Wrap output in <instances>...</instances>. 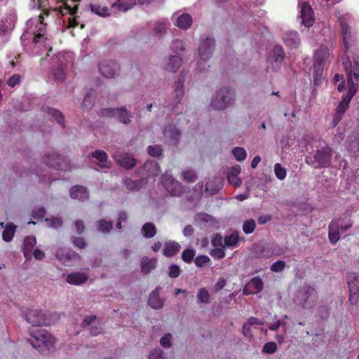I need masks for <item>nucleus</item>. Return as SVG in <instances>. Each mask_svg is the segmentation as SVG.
Returning a JSON list of instances; mask_svg holds the SVG:
<instances>
[{
  "label": "nucleus",
  "mask_w": 359,
  "mask_h": 359,
  "mask_svg": "<svg viewBox=\"0 0 359 359\" xmlns=\"http://www.w3.org/2000/svg\"><path fill=\"white\" fill-rule=\"evenodd\" d=\"M32 339H29L32 346L39 351L50 350L55 344V339L46 330L37 328L31 331Z\"/></svg>",
  "instance_id": "f257e3e1"
},
{
  "label": "nucleus",
  "mask_w": 359,
  "mask_h": 359,
  "mask_svg": "<svg viewBox=\"0 0 359 359\" xmlns=\"http://www.w3.org/2000/svg\"><path fill=\"white\" fill-rule=\"evenodd\" d=\"M234 98L235 92L233 89L222 88L217 91L211 102V107L214 109L223 110L233 102Z\"/></svg>",
  "instance_id": "f03ea898"
},
{
  "label": "nucleus",
  "mask_w": 359,
  "mask_h": 359,
  "mask_svg": "<svg viewBox=\"0 0 359 359\" xmlns=\"http://www.w3.org/2000/svg\"><path fill=\"white\" fill-rule=\"evenodd\" d=\"M342 64L346 73L348 88L353 87L356 93L358 86L354 81L359 82V62L354 61L353 65L348 54H345L342 57Z\"/></svg>",
  "instance_id": "7ed1b4c3"
},
{
  "label": "nucleus",
  "mask_w": 359,
  "mask_h": 359,
  "mask_svg": "<svg viewBox=\"0 0 359 359\" xmlns=\"http://www.w3.org/2000/svg\"><path fill=\"white\" fill-rule=\"evenodd\" d=\"M43 162L49 168L63 171L71 170V164L67 157L55 152L46 154L43 156Z\"/></svg>",
  "instance_id": "20e7f679"
},
{
  "label": "nucleus",
  "mask_w": 359,
  "mask_h": 359,
  "mask_svg": "<svg viewBox=\"0 0 359 359\" xmlns=\"http://www.w3.org/2000/svg\"><path fill=\"white\" fill-rule=\"evenodd\" d=\"M100 115L107 118H114L118 121L128 125L131 122L132 114L125 107L121 108H105L102 109Z\"/></svg>",
  "instance_id": "39448f33"
},
{
  "label": "nucleus",
  "mask_w": 359,
  "mask_h": 359,
  "mask_svg": "<svg viewBox=\"0 0 359 359\" xmlns=\"http://www.w3.org/2000/svg\"><path fill=\"white\" fill-rule=\"evenodd\" d=\"M301 297L298 300V304L302 308H311L317 301L318 295L316 290L309 285L304 287L303 290L299 291Z\"/></svg>",
  "instance_id": "423d86ee"
},
{
  "label": "nucleus",
  "mask_w": 359,
  "mask_h": 359,
  "mask_svg": "<svg viewBox=\"0 0 359 359\" xmlns=\"http://www.w3.org/2000/svg\"><path fill=\"white\" fill-rule=\"evenodd\" d=\"M26 320L32 326L42 327L50 324V320L41 311L34 309L29 311L26 314Z\"/></svg>",
  "instance_id": "0eeeda50"
},
{
  "label": "nucleus",
  "mask_w": 359,
  "mask_h": 359,
  "mask_svg": "<svg viewBox=\"0 0 359 359\" xmlns=\"http://www.w3.org/2000/svg\"><path fill=\"white\" fill-rule=\"evenodd\" d=\"M120 68L114 60H104L99 64V72L106 78H114L118 75Z\"/></svg>",
  "instance_id": "6e6552de"
},
{
  "label": "nucleus",
  "mask_w": 359,
  "mask_h": 359,
  "mask_svg": "<svg viewBox=\"0 0 359 359\" xmlns=\"http://www.w3.org/2000/svg\"><path fill=\"white\" fill-rule=\"evenodd\" d=\"M161 182L163 187L172 196H180L182 193V184L172 177L163 175Z\"/></svg>",
  "instance_id": "1a4fd4ad"
},
{
  "label": "nucleus",
  "mask_w": 359,
  "mask_h": 359,
  "mask_svg": "<svg viewBox=\"0 0 359 359\" xmlns=\"http://www.w3.org/2000/svg\"><path fill=\"white\" fill-rule=\"evenodd\" d=\"M332 150L327 147L318 150L314 155V159L320 168H326L330 165Z\"/></svg>",
  "instance_id": "9d476101"
},
{
  "label": "nucleus",
  "mask_w": 359,
  "mask_h": 359,
  "mask_svg": "<svg viewBox=\"0 0 359 359\" xmlns=\"http://www.w3.org/2000/svg\"><path fill=\"white\" fill-rule=\"evenodd\" d=\"M214 47L215 40L213 39L207 37L204 41H202L198 48L200 58L203 61L210 58Z\"/></svg>",
  "instance_id": "9b49d317"
},
{
  "label": "nucleus",
  "mask_w": 359,
  "mask_h": 359,
  "mask_svg": "<svg viewBox=\"0 0 359 359\" xmlns=\"http://www.w3.org/2000/svg\"><path fill=\"white\" fill-rule=\"evenodd\" d=\"M340 25L344 41V54H348L349 48L355 41V38L353 34H352L351 27L346 22L341 21Z\"/></svg>",
  "instance_id": "f8f14e48"
},
{
  "label": "nucleus",
  "mask_w": 359,
  "mask_h": 359,
  "mask_svg": "<svg viewBox=\"0 0 359 359\" xmlns=\"http://www.w3.org/2000/svg\"><path fill=\"white\" fill-rule=\"evenodd\" d=\"M55 256L60 262L66 266H71L72 261L79 258V255L76 252L65 248L58 249Z\"/></svg>",
  "instance_id": "ddd939ff"
},
{
  "label": "nucleus",
  "mask_w": 359,
  "mask_h": 359,
  "mask_svg": "<svg viewBox=\"0 0 359 359\" xmlns=\"http://www.w3.org/2000/svg\"><path fill=\"white\" fill-rule=\"evenodd\" d=\"M302 23L307 27H310L313 25L314 18L313 11L311 6L307 2H304L301 8Z\"/></svg>",
  "instance_id": "4468645a"
},
{
  "label": "nucleus",
  "mask_w": 359,
  "mask_h": 359,
  "mask_svg": "<svg viewBox=\"0 0 359 359\" xmlns=\"http://www.w3.org/2000/svg\"><path fill=\"white\" fill-rule=\"evenodd\" d=\"M49 11L48 10H43V15H39V22L36 25V32L34 34V42L35 43H37L40 42L43 38L44 37V34L46 33V24L43 22L44 20V15L48 17L49 15Z\"/></svg>",
  "instance_id": "2eb2a0df"
},
{
  "label": "nucleus",
  "mask_w": 359,
  "mask_h": 359,
  "mask_svg": "<svg viewBox=\"0 0 359 359\" xmlns=\"http://www.w3.org/2000/svg\"><path fill=\"white\" fill-rule=\"evenodd\" d=\"M114 159L118 165L126 170H130L136 165V159L133 155L123 154L115 155Z\"/></svg>",
  "instance_id": "dca6fc26"
},
{
  "label": "nucleus",
  "mask_w": 359,
  "mask_h": 359,
  "mask_svg": "<svg viewBox=\"0 0 359 359\" xmlns=\"http://www.w3.org/2000/svg\"><path fill=\"white\" fill-rule=\"evenodd\" d=\"M90 155L93 158H96L99 161L98 165L102 168H111V163L108 161V155L104 151L97 149L92 152Z\"/></svg>",
  "instance_id": "f3484780"
},
{
  "label": "nucleus",
  "mask_w": 359,
  "mask_h": 359,
  "mask_svg": "<svg viewBox=\"0 0 359 359\" xmlns=\"http://www.w3.org/2000/svg\"><path fill=\"white\" fill-rule=\"evenodd\" d=\"M88 276L83 272H74L67 275L66 281L71 285H79L86 283Z\"/></svg>",
  "instance_id": "a211bd4d"
},
{
  "label": "nucleus",
  "mask_w": 359,
  "mask_h": 359,
  "mask_svg": "<svg viewBox=\"0 0 359 359\" xmlns=\"http://www.w3.org/2000/svg\"><path fill=\"white\" fill-rule=\"evenodd\" d=\"M355 94V90L354 88H349L347 94L343 97V99L337 107L336 111L344 114L346 110L348 109V104Z\"/></svg>",
  "instance_id": "6ab92c4d"
},
{
  "label": "nucleus",
  "mask_w": 359,
  "mask_h": 359,
  "mask_svg": "<svg viewBox=\"0 0 359 359\" xmlns=\"http://www.w3.org/2000/svg\"><path fill=\"white\" fill-rule=\"evenodd\" d=\"M70 196L74 199L84 201L88 198V193L86 187L83 186L76 185L71 188Z\"/></svg>",
  "instance_id": "aec40b11"
},
{
  "label": "nucleus",
  "mask_w": 359,
  "mask_h": 359,
  "mask_svg": "<svg viewBox=\"0 0 359 359\" xmlns=\"http://www.w3.org/2000/svg\"><path fill=\"white\" fill-rule=\"evenodd\" d=\"M330 50L325 46H321L315 53L314 63H319L325 65L326 60L330 57Z\"/></svg>",
  "instance_id": "412c9836"
},
{
  "label": "nucleus",
  "mask_w": 359,
  "mask_h": 359,
  "mask_svg": "<svg viewBox=\"0 0 359 359\" xmlns=\"http://www.w3.org/2000/svg\"><path fill=\"white\" fill-rule=\"evenodd\" d=\"M36 244V238L34 236H27L23 242L22 251L26 259L31 257V254L34 247Z\"/></svg>",
  "instance_id": "4be33fe9"
},
{
  "label": "nucleus",
  "mask_w": 359,
  "mask_h": 359,
  "mask_svg": "<svg viewBox=\"0 0 359 359\" xmlns=\"http://www.w3.org/2000/svg\"><path fill=\"white\" fill-rule=\"evenodd\" d=\"M283 40L285 45L291 48H297L300 43L299 34L297 32L290 31L286 32L284 35Z\"/></svg>",
  "instance_id": "5701e85b"
},
{
  "label": "nucleus",
  "mask_w": 359,
  "mask_h": 359,
  "mask_svg": "<svg viewBox=\"0 0 359 359\" xmlns=\"http://www.w3.org/2000/svg\"><path fill=\"white\" fill-rule=\"evenodd\" d=\"M135 0H117L112 5V8H116L119 11L126 12L136 5Z\"/></svg>",
  "instance_id": "b1692460"
},
{
  "label": "nucleus",
  "mask_w": 359,
  "mask_h": 359,
  "mask_svg": "<svg viewBox=\"0 0 359 359\" xmlns=\"http://www.w3.org/2000/svg\"><path fill=\"white\" fill-rule=\"evenodd\" d=\"M191 16L188 13H182L176 20L175 25L182 29H187L192 25Z\"/></svg>",
  "instance_id": "393cba45"
},
{
  "label": "nucleus",
  "mask_w": 359,
  "mask_h": 359,
  "mask_svg": "<svg viewBox=\"0 0 359 359\" xmlns=\"http://www.w3.org/2000/svg\"><path fill=\"white\" fill-rule=\"evenodd\" d=\"M180 245L177 242H166L163 250V254L165 257H172L176 255L180 251Z\"/></svg>",
  "instance_id": "a878e982"
},
{
  "label": "nucleus",
  "mask_w": 359,
  "mask_h": 359,
  "mask_svg": "<svg viewBox=\"0 0 359 359\" xmlns=\"http://www.w3.org/2000/svg\"><path fill=\"white\" fill-rule=\"evenodd\" d=\"M81 0H70L71 4H69L67 1L64 2L63 6H60V13L62 15L65 14H70L71 15H74L77 13L79 5L77 4V2L80 1Z\"/></svg>",
  "instance_id": "bb28decb"
},
{
  "label": "nucleus",
  "mask_w": 359,
  "mask_h": 359,
  "mask_svg": "<svg viewBox=\"0 0 359 359\" xmlns=\"http://www.w3.org/2000/svg\"><path fill=\"white\" fill-rule=\"evenodd\" d=\"M148 303L154 309H158L162 307L163 302L159 297L158 287H156L151 292Z\"/></svg>",
  "instance_id": "cd10ccee"
},
{
  "label": "nucleus",
  "mask_w": 359,
  "mask_h": 359,
  "mask_svg": "<svg viewBox=\"0 0 359 359\" xmlns=\"http://www.w3.org/2000/svg\"><path fill=\"white\" fill-rule=\"evenodd\" d=\"M144 182V179L134 180L127 177L123 180V184L128 190L137 191L142 188Z\"/></svg>",
  "instance_id": "c85d7f7f"
},
{
  "label": "nucleus",
  "mask_w": 359,
  "mask_h": 359,
  "mask_svg": "<svg viewBox=\"0 0 359 359\" xmlns=\"http://www.w3.org/2000/svg\"><path fill=\"white\" fill-rule=\"evenodd\" d=\"M156 259H149L147 257H144L141 262L142 272L144 274L149 273L152 269L156 268Z\"/></svg>",
  "instance_id": "c756f323"
},
{
  "label": "nucleus",
  "mask_w": 359,
  "mask_h": 359,
  "mask_svg": "<svg viewBox=\"0 0 359 359\" xmlns=\"http://www.w3.org/2000/svg\"><path fill=\"white\" fill-rule=\"evenodd\" d=\"M163 135L165 137L170 138L175 144L177 143L180 137V131L172 126L165 128Z\"/></svg>",
  "instance_id": "7c9ffc66"
},
{
  "label": "nucleus",
  "mask_w": 359,
  "mask_h": 359,
  "mask_svg": "<svg viewBox=\"0 0 359 359\" xmlns=\"http://www.w3.org/2000/svg\"><path fill=\"white\" fill-rule=\"evenodd\" d=\"M269 57L276 62H282L285 57L283 48L280 45L275 46L269 53Z\"/></svg>",
  "instance_id": "2f4dec72"
},
{
  "label": "nucleus",
  "mask_w": 359,
  "mask_h": 359,
  "mask_svg": "<svg viewBox=\"0 0 359 359\" xmlns=\"http://www.w3.org/2000/svg\"><path fill=\"white\" fill-rule=\"evenodd\" d=\"M182 62V57L178 55L171 56L165 67L167 71L175 72L181 66Z\"/></svg>",
  "instance_id": "473e14b6"
},
{
  "label": "nucleus",
  "mask_w": 359,
  "mask_h": 359,
  "mask_svg": "<svg viewBox=\"0 0 359 359\" xmlns=\"http://www.w3.org/2000/svg\"><path fill=\"white\" fill-rule=\"evenodd\" d=\"M324 69V65L319 63L313 64V83L315 86H320Z\"/></svg>",
  "instance_id": "72a5a7b5"
},
{
  "label": "nucleus",
  "mask_w": 359,
  "mask_h": 359,
  "mask_svg": "<svg viewBox=\"0 0 359 359\" xmlns=\"http://www.w3.org/2000/svg\"><path fill=\"white\" fill-rule=\"evenodd\" d=\"M47 113L62 128L65 127V117L61 111L54 108H48Z\"/></svg>",
  "instance_id": "f704fd0d"
},
{
  "label": "nucleus",
  "mask_w": 359,
  "mask_h": 359,
  "mask_svg": "<svg viewBox=\"0 0 359 359\" xmlns=\"http://www.w3.org/2000/svg\"><path fill=\"white\" fill-rule=\"evenodd\" d=\"M144 237L147 238H153L156 234V226L151 222L145 223L142 229Z\"/></svg>",
  "instance_id": "c9c22d12"
},
{
  "label": "nucleus",
  "mask_w": 359,
  "mask_h": 359,
  "mask_svg": "<svg viewBox=\"0 0 359 359\" xmlns=\"http://www.w3.org/2000/svg\"><path fill=\"white\" fill-rule=\"evenodd\" d=\"M16 226L13 224H8L2 233V238L4 241H11L15 234Z\"/></svg>",
  "instance_id": "e433bc0d"
},
{
  "label": "nucleus",
  "mask_w": 359,
  "mask_h": 359,
  "mask_svg": "<svg viewBox=\"0 0 359 359\" xmlns=\"http://www.w3.org/2000/svg\"><path fill=\"white\" fill-rule=\"evenodd\" d=\"M248 286L249 287H252L254 289L253 292L255 294H257L262 291L264 283L262 280L259 276H256L250 280Z\"/></svg>",
  "instance_id": "4c0bfd02"
},
{
  "label": "nucleus",
  "mask_w": 359,
  "mask_h": 359,
  "mask_svg": "<svg viewBox=\"0 0 359 359\" xmlns=\"http://www.w3.org/2000/svg\"><path fill=\"white\" fill-rule=\"evenodd\" d=\"M347 284L349 290L359 289V276L355 273H348L346 276Z\"/></svg>",
  "instance_id": "58836bf2"
},
{
  "label": "nucleus",
  "mask_w": 359,
  "mask_h": 359,
  "mask_svg": "<svg viewBox=\"0 0 359 359\" xmlns=\"http://www.w3.org/2000/svg\"><path fill=\"white\" fill-rule=\"evenodd\" d=\"M95 92L91 90L85 96L82 102V108L83 109H89L92 108L95 102Z\"/></svg>",
  "instance_id": "ea45409f"
},
{
  "label": "nucleus",
  "mask_w": 359,
  "mask_h": 359,
  "mask_svg": "<svg viewBox=\"0 0 359 359\" xmlns=\"http://www.w3.org/2000/svg\"><path fill=\"white\" fill-rule=\"evenodd\" d=\"M239 240L240 238L237 231L232 233L231 235L226 236L224 238L225 247H234L238 244Z\"/></svg>",
  "instance_id": "a19ab883"
},
{
  "label": "nucleus",
  "mask_w": 359,
  "mask_h": 359,
  "mask_svg": "<svg viewBox=\"0 0 359 359\" xmlns=\"http://www.w3.org/2000/svg\"><path fill=\"white\" fill-rule=\"evenodd\" d=\"M350 148L353 151H359V133H353L349 137Z\"/></svg>",
  "instance_id": "79ce46f5"
},
{
  "label": "nucleus",
  "mask_w": 359,
  "mask_h": 359,
  "mask_svg": "<svg viewBox=\"0 0 359 359\" xmlns=\"http://www.w3.org/2000/svg\"><path fill=\"white\" fill-rule=\"evenodd\" d=\"M91 11L100 16L109 15L108 8L107 6L101 7L99 4H90Z\"/></svg>",
  "instance_id": "37998d69"
},
{
  "label": "nucleus",
  "mask_w": 359,
  "mask_h": 359,
  "mask_svg": "<svg viewBox=\"0 0 359 359\" xmlns=\"http://www.w3.org/2000/svg\"><path fill=\"white\" fill-rule=\"evenodd\" d=\"M174 98L173 102L175 104H177L181 102L184 96V86H177L175 84L174 90Z\"/></svg>",
  "instance_id": "c03bdc74"
},
{
  "label": "nucleus",
  "mask_w": 359,
  "mask_h": 359,
  "mask_svg": "<svg viewBox=\"0 0 359 359\" xmlns=\"http://www.w3.org/2000/svg\"><path fill=\"white\" fill-rule=\"evenodd\" d=\"M232 154L238 161H243L247 157L246 151L243 147H235L232 150Z\"/></svg>",
  "instance_id": "a18cd8bd"
},
{
  "label": "nucleus",
  "mask_w": 359,
  "mask_h": 359,
  "mask_svg": "<svg viewBox=\"0 0 359 359\" xmlns=\"http://www.w3.org/2000/svg\"><path fill=\"white\" fill-rule=\"evenodd\" d=\"M197 297L199 302L202 304H208L210 300V294L205 287H203L198 290Z\"/></svg>",
  "instance_id": "49530a36"
},
{
  "label": "nucleus",
  "mask_w": 359,
  "mask_h": 359,
  "mask_svg": "<svg viewBox=\"0 0 359 359\" xmlns=\"http://www.w3.org/2000/svg\"><path fill=\"white\" fill-rule=\"evenodd\" d=\"M98 230L102 231V233H108L109 232L112 228L113 224L111 222H107L104 219H100L98 222Z\"/></svg>",
  "instance_id": "de8ad7c7"
},
{
  "label": "nucleus",
  "mask_w": 359,
  "mask_h": 359,
  "mask_svg": "<svg viewBox=\"0 0 359 359\" xmlns=\"http://www.w3.org/2000/svg\"><path fill=\"white\" fill-rule=\"evenodd\" d=\"M256 227V224L254 219H250L246 220L243 225V231L246 234L252 233Z\"/></svg>",
  "instance_id": "09e8293b"
},
{
  "label": "nucleus",
  "mask_w": 359,
  "mask_h": 359,
  "mask_svg": "<svg viewBox=\"0 0 359 359\" xmlns=\"http://www.w3.org/2000/svg\"><path fill=\"white\" fill-rule=\"evenodd\" d=\"M54 78L55 80L62 81L65 79L66 72L62 65L57 66L53 72Z\"/></svg>",
  "instance_id": "8fccbe9b"
},
{
  "label": "nucleus",
  "mask_w": 359,
  "mask_h": 359,
  "mask_svg": "<svg viewBox=\"0 0 359 359\" xmlns=\"http://www.w3.org/2000/svg\"><path fill=\"white\" fill-rule=\"evenodd\" d=\"M167 25L165 22H158L155 24L154 33L157 36H161L166 32Z\"/></svg>",
  "instance_id": "3c124183"
},
{
  "label": "nucleus",
  "mask_w": 359,
  "mask_h": 359,
  "mask_svg": "<svg viewBox=\"0 0 359 359\" xmlns=\"http://www.w3.org/2000/svg\"><path fill=\"white\" fill-rule=\"evenodd\" d=\"M195 254V250L192 249L184 250L182 253V259L186 263H191L194 258Z\"/></svg>",
  "instance_id": "603ef678"
},
{
  "label": "nucleus",
  "mask_w": 359,
  "mask_h": 359,
  "mask_svg": "<svg viewBox=\"0 0 359 359\" xmlns=\"http://www.w3.org/2000/svg\"><path fill=\"white\" fill-rule=\"evenodd\" d=\"M274 172L276 177L280 180H284L286 177V170L280 163L275 164Z\"/></svg>",
  "instance_id": "864d4df0"
},
{
  "label": "nucleus",
  "mask_w": 359,
  "mask_h": 359,
  "mask_svg": "<svg viewBox=\"0 0 359 359\" xmlns=\"http://www.w3.org/2000/svg\"><path fill=\"white\" fill-rule=\"evenodd\" d=\"M162 148L159 145L149 146L147 147L148 154L153 157H158L162 154Z\"/></svg>",
  "instance_id": "5fc2aeb1"
},
{
  "label": "nucleus",
  "mask_w": 359,
  "mask_h": 359,
  "mask_svg": "<svg viewBox=\"0 0 359 359\" xmlns=\"http://www.w3.org/2000/svg\"><path fill=\"white\" fill-rule=\"evenodd\" d=\"M348 302L351 305H355L359 302V289L349 290Z\"/></svg>",
  "instance_id": "6e6d98bb"
},
{
  "label": "nucleus",
  "mask_w": 359,
  "mask_h": 359,
  "mask_svg": "<svg viewBox=\"0 0 359 359\" xmlns=\"http://www.w3.org/2000/svg\"><path fill=\"white\" fill-rule=\"evenodd\" d=\"M45 221L48 223L50 227L55 229H57L62 225V220L57 217L46 218L45 219Z\"/></svg>",
  "instance_id": "4d7b16f0"
},
{
  "label": "nucleus",
  "mask_w": 359,
  "mask_h": 359,
  "mask_svg": "<svg viewBox=\"0 0 359 359\" xmlns=\"http://www.w3.org/2000/svg\"><path fill=\"white\" fill-rule=\"evenodd\" d=\"M225 248H215L212 249L210 252V255L212 257L217 258L218 259H221L224 258L226 255L225 254Z\"/></svg>",
  "instance_id": "13d9d810"
},
{
  "label": "nucleus",
  "mask_w": 359,
  "mask_h": 359,
  "mask_svg": "<svg viewBox=\"0 0 359 359\" xmlns=\"http://www.w3.org/2000/svg\"><path fill=\"white\" fill-rule=\"evenodd\" d=\"M285 262L282 260H278L273 263L270 267V269L273 272L278 273L283 271L285 268Z\"/></svg>",
  "instance_id": "bf43d9fd"
},
{
  "label": "nucleus",
  "mask_w": 359,
  "mask_h": 359,
  "mask_svg": "<svg viewBox=\"0 0 359 359\" xmlns=\"http://www.w3.org/2000/svg\"><path fill=\"white\" fill-rule=\"evenodd\" d=\"M277 351V345L273 341L266 343L262 348V351L266 353L272 354Z\"/></svg>",
  "instance_id": "052dcab7"
},
{
  "label": "nucleus",
  "mask_w": 359,
  "mask_h": 359,
  "mask_svg": "<svg viewBox=\"0 0 359 359\" xmlns=\"http://www.w3.org/2000/svg\"><path fill=\"white\" fill-rule=\"evenodd\" d=\"M212 245L215 248H226L225 243L224 242V238L219 233H217L215 235L212 240Z\"/></svg>",
  "instance_id": "680f3d73"
},
{
  "label": "nucleus",
  "mask_w": 359,
  "mask_h": 359,
  "mask_svg": "<svg viewBox=\"0 0 359 359\" xmlns=\"http://www.w3.org/2000/svg\"><path fill=\"white\" fill-rule=\"evenodd\" d=\"M210 261L206 255H199L195 258L194 263L198 267H202Z\"/></svg>",
  "instance_id": "e2e57ef3"
},
{
  "label": "nucleus",
  "mask_w": 359,
  "mask_h": 359,
  "mask_svg": "<svg viewBox=\"0 0 359 359\" xmlns=\"http://www.w3.org/2000/svg\"><path fill=\"white\" fill-rule=\"evenodd\" d=\"M46 214V210L45 208H39L34 210L32 213V216L34 219H41L45 217Z\"/></svg>",
  "instance_id": "0e129e2a"
},
{
  "label": "nucleus",
  "mask_w": 359,
  "mask_h": 359,
  "mask_svg": "<svg viewBox=\"0 0 359 359\" xmlns=\"http://www.w3.org/2000/svg\"><path fill=\"white\" fill-rule=\"evenodd\" d=\"M181 273V269L179 266L176 264H171L169 267V273L168 275L170 278H175L180 276Z\"/></svg>",
  "instance_id": "69168bd1"
},
{
  "label": "nucleus",
  "mask_w": 359,
  "mask_h": 359,
  "mask_svg": "<svg viewBox=\"0 0 359 359\" xmlns=\"http://www.w3.org/2000/svg\"><path fill=\"white\" fill-rule=\"evenodd\" d=\"M164 355L163 350L155 348L150 353L148 359H164Z\"/></svg>",
  "instance_id": "338daca9"
},
{
  "label": "nucleus",
  "mask_w": 359,
  "mask_h": 359,
  "mask_svg": "<svg viewBox=\"0 0 359 359\" xmlns=\"http://www.w3.org/2000/svg\"><path fill=\"white\" fill-rule=\"evenodd\" d=\"M172 49L176 53L184 50V43L182 40L176 39L173 41Z\"/></svg>",
  "instance_id": "774afa93"
}]
</instances>
